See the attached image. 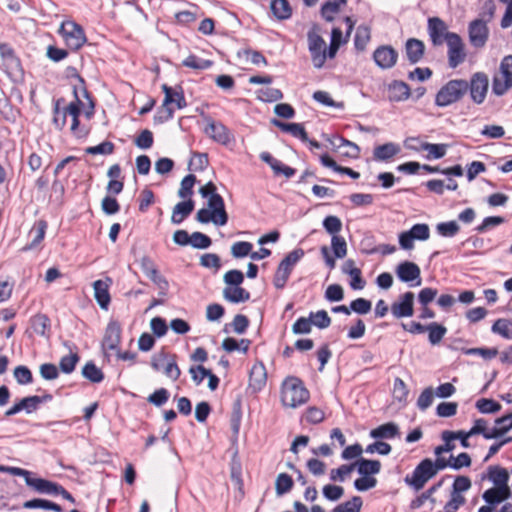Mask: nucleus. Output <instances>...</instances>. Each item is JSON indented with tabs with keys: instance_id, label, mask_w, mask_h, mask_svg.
Instances as JSON below:
<instances>
[{
	"instance_id": "1",
	"label": "nucleus",
	"mask_w": 512,
	"mask_h": 512,
	"mask_svg": "<svg viewBox=\"0 0 512 512\" xmlns=\"http://www.w3.org/2000/svg\"><path fill=\"white\" fill-rule=\"evenodd\" d=\"M480 72H475L471 81L454 79L447 82L436 94L435 104L439 107L449 106L459 101L468 91L475 103H480Z\"/></svg>"
},
{
	"instance_id": "2",
	"label": "nucleus",
	"mask_w": 512,
	"mask_h": 512,
	"mask_svg": "<svg viewBox=\"0 0 512 512\" xmlns=\"http://www.w3.org/2000/svg\"><path fill=\"white\" fill-rule=\"evenodd\" d=\"M310 398V392L303 381L295 376H288L281 386V402L289 408L305 404Z\"/></svg>"
},
{
	"instance_id": "3",
	"label": "nucleus",
	"mask_w": 512,
	"mask_h": 512,
	"mask_svg": "<svg viewBox=\"0 0 512 512\" xmlns=\"http://www.w3.org/2000/svg\"><path fill=\"white\" fill-rule=\"evenodd\" d=\"M320 33L321 27L316 23L307 32L308 50L317 69L322 68L326 61V42Z\"/></svg>"
},
{
	"instance_id": "4",
	"label": "nucleus",
	"mask_w": 512,
	"mask_h": 512,
	"mask_svg": "<svg viewBox=\"0 0 512 512\" xmlns=\"http://www.w3.org/2000/svg\"><path fill=\"white\" fill-rule=\"evenodd\" d=\"M305 255L302 248H296L289 252L279 263L273 278V284L276 289H283L293 271L294 266Z\"/></svg>"
},
{
	"instance_id": "5",
	"label": "nucleus",
	"mask_w": 512,
	"mask_h": 512,
	"mask_svg": "<svg viewBox=\"0 0 512 512\" xmlns=\"http://www.w3.org/2000/svg\"><path fill=\"white\" fill-rule=\"evenodd\" d=\"M58 33L62 36L66 46L72 50H79L87 41L84 29L74 21H64Z\"/></svg>"
},
{
	"instance_id": "6",
	"label": "nucleus",
	"mask_w": 512,
	"mask_h": 512,
	"mask_svg": "<svg viewBox=\"0 0 512 512\" xmlns=\"http://www.w3.org/2000/svg\"><path fill=\"white\" fill-rule=\"evenodd\" d=\"M215 200L207 202L208 209L202 208L198 210L195 218L199 223L207 224L212 222L216 226L227 224L229 216L225 206L217 205L218 203Z\"/></svg>"
},
{
	"instance_id": "7",
	"label": "nucleus",
	"mask_w": 512,
	"mask_h": 512,
	"mask_svg": "<svg viewBox=\"0 0 512 512\" xmlns=\"http://www.w3.org/2000/svg\"><path fill=\"white\" fill-rule=\"evenodd\" d=\"M434 476L436 475L432 470L431 459L425 458L415 467L411 475H406L404 481L415 491H419Z\"/></svg>"
},
{
	"instance_id": "8",
	"label": "nucleus",
	"mask_w": 512,
	"mask_h": 512,
	"mask_svg": "<svg viewBox=\"0 0 512 512\" xmlns=\"http://www.w3.org/2000/svg\"><path fill=\"white\" fill-rule=\"evenodd\" d=\"M404 143L406 148L409 150L416 152L427 151L428 155L426 156V159L428 160L443 158L446 155L448 148V144L423 142L418 137H409Z\"/></svg>"
},
{
	"instance_id": "9",
	"label": "nucleus",
	"mask_w": 512,
	"mask_h": 512,
	"mask_svg": "<svg viewBox=\"0 0 512 512\" xmlns=\"http://www.w3.org/2000/svg\"><path fill=\"white\" fill-rule=\"evenodd\" d=\"M512 87V55L503 58L500 65V73L495 76L493 90L496 94L502 95Z\"/></svg>"
},
{
	"instance_id": "10",
	"label": "nucleus",
	"mask_w": 512,
	"mask_h": 512,
	"mask_svg": "<svg viewBox=\"0 0 512 512\" xmlns=\"http://www.w3.org/2000/svg\"><path fill=\"white\" fill-rule=\"evenodd\" d=\"M430 40L434 46H441L444 42L449 41L450 35L456 33L448 30L447 24L439 17H430L427 26Z\"/></svg>"
},
{
	"instance_id": "11",
	"label": "nucleus",
	"mask_w": 512,
	"mask_h": 512,
	"mask_svg": "<svg viewBox=\"0 0 512 512\" xmlns=\"http://www.w3.org/2000/svg\"><path fill=\"white\" fill-rule=\"evenodd\" d=\"M0 56L5 71L9 76H19L23 74L21 61L10 44L0 43Z\"/></svg>"
},
{
	"instance_id": "12",
	"label": "nucleus",
	"mask_w": 512,
	"mask_h": 512,
	"mask_svg": "<svg viewBox=\"0 0 512 512\" xmlns=\"http://www.w3.org/2000/svg\"><path fill=\"white\" fill-rule=\"evenodd\" d=\"M395 272L401 282L410 283L411 287L421 285V270L416 263L403 261L397 265Z\"/></svg>"
},
{
	"instance_id": "13",
	"label": "nucleus",
	"mask_w": 512,
	"mask_h": 512,
	"mask_svg": "<svg viewBox=\"0 0 512 512\" xmlns=\"http://www.w3.org/2000/svg\"><path fill=\"white\" fill-rule=\"evenodd\" d=\"M122 328L117 320H110L106 326L101 342V348L106 351H116L121 343Z\"/></svg>"
},
{
	"instance_id": "14",
	"label": "nucleus",
	"mask_w": 512,
	"mask_h": 512,
	"mask_svg": "<svg viewBox=\"0 0 512 512\" xmlns=\"http://www.w3.org/2000/svg\"><path fill=\"white\" fill-rule=\"evenodd\" d=\"M448 47V64L450 68H456L462 64L466 59V52L464 43L461 37L456 33L449 36V41L446 42Z\"/></svg>"
},
{
	"instance_id": "15",
	"label": "nucleus",
	"mask_w": 512,
	"mask_h": 512,
	"mask_svg": "<svg viewBox=\"0 0 512 512\" xmlns=\"http://www.w3.org/2000/svg\"><path fill=\"white\" fill-rule=\"evenodd\" d=\"M373 60L379 68L391 69L397 63L398 52L390 45H381L373 52Z\"/></svg>"
},
{
	"instance_id": "16",
	"label": "nucleus",
	"mask_w": 512,
	"mask_h": 512,
	"mask_svg": "<svg viewBox=\"0 0 512 512\" xmlns=\"http://www.w3.org/2000/svg\"><path fill=\"white\" fill-rule=\"evenodd\" d=\"M391 313L397 318L411 317L414 314V293L405 292L391 305Z\"/></svg>"
},
{
	"instance_id": "17",
	"label": "nucleus",
	"mask_w": 512,
	"mask_h": 512,
	"mask_svg": "<svg viewBox=\"0 0 512 512\" xmlns=\"http://www.w3.org/2000/svg\"><path fill=\"white\" fill-rule=\"evenodd\" d=\"M323 138L331 145L334 150H340L342 148H350L351 151H341V154L345 157L357 159L360 156V148L354 142L340 136L333 135L329 136L323 134Z\"/></svg>"
},
{
	"instance_id": "18",
	"label": "nucleus",
	"mask_w": 512,
	"mask_h": 512,
	"mask_svg": "<svg viewBox=\"0 0 512 512\" xmlns=\"http://www.w3.org/2000/svg\"><path fill=\"white\" fill-rule=\"evenodd\" d=\"M512 429V412L495 420L492 428H488L482 422V436L491 439L498 438Z\"/></svg>"
},
{
	"instance_id": "19",
	"label": "nucleus",
	"mask_w": 512,
	"mask_h": 512,
	"mask_svg": "<svg viewBox=\"0 0 512 512\" xmlns=\"http://www.w3.org/2000/svg\"><path fill=\"white\" fill-rule=\"evenodd\" d=\"M112 285V279L110 277H106L104 280L99 279L93 282V290L94 297L97 304L101 309L107 310L110 302L111 296L109 293V288Z\"/></svg>"
},
{
	"instance_id": "20",
	"label": "nucleus",
	"mask_w": 512,
	"mask_h": 512,
	"mask_svg": "<svg viewBox=\"0 0 512 512\" xmlns=\"http://www.w3.org/2000/svg\"><path fill=\"white\" fill-rule=\"evenodd\" d=\"M163 93L165 94L162 106L170 107L171 104H175L178 109H183L187 106V102L184 96V91L181 86L172 88L167 84L161 86Z\"/></svg>"
},
{
	"instance_id": "21",
	"label": "nucleus",
	"mask_w": 512,
	"mask_h": 512,
	"mask_svg": "<svg viewBox=\"0 0 512 512\" xmlns=\"http://www.w3.org/2000/svg\"><path fill=\"white\" fill-rule=\"evenodd\" d=\"M205 133L214 141L222 145H227L231 140V133L229 129L223 123L216 122L212 119L208 120Z\"/></svg>"
},
{
	"instance_id": "22",
	"label": "nucleus",
	"mask_w": 512,
	"mask_h": 512,
	"mask_svg": "<svg viewBox=\"0 0 512 512\" xmlns=\"http://www.w3.org/2000/svg\"><path fill=\"white\" fill-rule=\"evenodd\" d=\"M405 55L411 65L419 63L425 53V44L417 38H409L405 42Z\"/></svg>"
},
{
	"instance_id": "23",
	"label": "nucleus",
	"mask_w": 512,
	"mask_h": 512,
	"mask_svg": "<svg viewBox=\"0 0 512 512\" xmlns=\"http://www.w3.org/2000/svg\"><path fill=\"white\" fill-rule=\"evenodd\" d=\"M389 100L401 102L407 100L411 95L409 85L401 80H393L388 86Z\"/></svg>"
},
{
	"instance_id": "24",
	"label": "nucleus",
	"mask_w": 512,
	"mask_h": 512,
	"mask_svg": "<svg viewBox=\"0 0 512 512\" xmlns=\"http://www.w3.org/2000/svg\"><path fill=\"white\" fill-rule=\"evenodd\" d=\"M271 123L281 131L291 134L302 142L308 141V134L301 123H286L278 119H272Z\"/></svg>"
},
{
	"instance_id": "25",
	"label": "nucleus",
	"mask_w": 512,
	"mask_h": 512,
	"mask_svg": "<svg viewBox=\"0 0 512 512\" xmlns=\"http://www.w3.org/2000/svg\"><path fill=\"white\" fill-rule=\"evenodd\" d=\"M267 382L266 368L263 363L254 364L249 375V386L254 392L262 390Z\"/></svg>"
},
{
	"instance_id": "26",
	"label": "nucleus",
	"mask_w": 512,
	"mask_h": 512,
	"mask_svg": "<svg viewBox=\"0 0 512 512\" xmlns=\"http://www.w3.org/2000/svg\"><path fill=\"white\" fill-rule=\"evenodd\" d=\"M195 202L191 198L177 203L172 211L171 222L173 224H181L194 210Z\"/></svg>"
},
{
	"instance_id": "27",
	"label": "nucleus",
	"mask_w": 512,
	"mask_h": 512,
	"mask_svg": "<svg viewBox=\"0 0 512 512\" xmlns=\"http://www.w3.org/2000/svg\"><path fill=\"white\" fill-rule=\"evenodd\" d=\"M401 151L400 146L394 142H388L379 146H376L373 150V157L376 161L387 162L394 156L399 154Z\"/></svg>"
},
{
	"instance_id": "28",
	"label": "nucleus",
	"mask_w": 512,
	"mask_h": 512,
	"mask_svg": "<svg viewBox=\"0 0 512 512\" xmlns=\"http://www.w3.org/2000/svg\"><path fill=\"white\" fill-rule=\"evenodd\" d=\"M355 469L361 476H372L378 474L381 470V462L360 457L354 463Z\"/></svg>"
},
{
	"instance_id": "29",
	"label": "nucleus",
	"mask_w": 512,
	"mask_h": 512,
	"mask_svg": "<svg viewBox=\"0 0 512 512\" xmlns=\"http://www.w3.org/2000/svg\"><path fill=\"white\" fill-rule=\"evenodd\" d=\"M30 326L34 333L48 338L50 335L51 322L46 314L38 313L31 317Z\"/></svg>"
},
{
	"instance_id": "30",
	"label": "nucleus",
	"mask_w": 512,
	"mask_h": 512,
	"mask_svg": "<svg viewBox=\"0 0 512 512\" xmlns=\"http://www.w3.org/2000/svg\"><path fill=\"white\" fill-rule=\"evenodd\" d=\"M369 435L374 439H393L399 435V427L394 422H387L372 429Z\"/></svg>"
},
{
	"instance_id": "31",
	"label": "nucleus",
	"mask_w": 512,
	"mask_h": 512,
	"mask_svg": "<svg viewBox=\"0 0 512 512\" xmlns=\"http://www.w3.org/2000/svg\"><path fill=\"white\" fill-rule=\"evenodd\" d=\"M511 494L509 487H493L488 490H486L482 494V498L489 504V505H496L504 500L508 499Z\"/></svg>"
},
{
	"instance_id": "32",
	"label": "nucleus",
	"mask_w": 512,
	"mask_h": 512,
	"mask_svg": "<svg viewBox=\"0 0 512 512\" xmlns=\"http://www.w3.org/2000/svg\"><path fill=\"white\" fill-rule=\"evenodd\" d=\"M348 0H328L322 4L320 14L327 22H333L335 15L340 12L341 6L345 5Z\"/></svg>"
},
{
	"instance_id": "33",
	"label": "nucleus",
	"mask_w": 512,
	"mask_h": 512,
	"mask_svg": "<svg viewBox=\"0 0 512 512\" xmlns=\"http://www.w3.org/2000/svg\"><path fill=\"white\" fill-rule=\"evenodd\" d=\"M223 297L231 303L246 302L250 299V292L239 286L225 287L223 289Z\"/></svg>"
},
{
	"instance_id": "34",
	"label": "nucleus",
	"mask_w": 512,
	"mask_h": 512,
	"mask_svg": "<svg viewBox=\"0 0 512 512\" xmlns=\"http://www.w3.org/2000/svg\"><path fill=\"white\" fill-rule=\"evenodd\" d=\"M487 477L491 480L496 487H509V472L500 466H490L488 468Z\"/></svg>"
},
{
	"instance_id": "35",
	"label": "nucleus",
	"mask_w": 512,
	"mask_h": 512,
	"mask_svg": "<svg viewBox=\"0 0 512 512\" xmlns=\"http://www.w3.org/2000/svg\"><path fill=\"white\" fill-rule=\"evenodd\" d=\"M270 9L278 20L289 19L292 15V8L288 0H272Z\"/></svg>"
},
{
	"instance_id": "36",
	"label": "nucleus",
	"mask_w": 512,
	"mask_h": 512,
	"mask_svg": "<svg viewBox=\"0 0 512 512\" xmlns=\"http://www.w3.org/2000/svg\"><path fill=\"white\" fill-rule=\"evenodd\" d=\"M453 441L460 440L461 446L468 448L470 446L468 439L471 436L480 434V419H475L472 428L469 431L459 430L450 431Z\"/></svg>"
},
{
	"instance_id": "37",
	"label": "nucleus",
	"mask_w": 512,
	"mask_h": 512,
	"mask_svg": "<svg viewBox=\"0 0 512 512\" xmlns=\"http://www.w3.org/2000/svg\"><path fill=\"white\" fill-rule=\"evenodd\" d=\"M47 227L48 224L43 219H40L35 223L30 231V236L32 237L31 243L26 247V249H33L42 242L45 237Z\"/></svg>"
},
{
	"instance_id": "38",
	"label": "nucleus",
	"mask_w": 512,
	"mask_h": 512,
	"mask_svg": "<svg viewBox=\"0 0 512 512\" xmlns=\"http://www.w3.org/2000/svg\"><path fill=\"white\" fill-rule=\"evenodd\" d=\"M23 508L25 509H44V510H51L54 512H62V507L54 503L52 501L41 499V498H34L31 500H28L23 503Z\"/></svg>"
},
{
	"instance_id": "39",
	"label": "nucleus",
	"mask_w": 512,
	"mask_h": 512,
	"mask_svg": "<svg viewBox=\"0 0 512 512\" xmlns=\"http://www.w3.org/2000/svg\"><path fill=\"white\" fill-rule=\"evenodd\" d=\"M65 103L63 98H58L53 107V124L56 129L62 130L66 125L67 112L62 105Z\"/></svg>"
},
{
	"instance_id": "40",
	"label": "nucleus",
	"mask_w": 512,
	"mask_h": 512,
	"mask_svg": "<svg viewBox=\"0 0 512 512\" xmlns=\"http://www.w3.org/2000/svg\"><path fill=\"white\" fill-rule=\"evenodd\" d=\"M25 410L26 413H32L36 410V406L34 405L32 396L25 397L21 399L18 403L14 404L12 407H10L6 412L5 416L10 417L13 416L20 411Z\"/></svg>"
},
{
	"instance_id": "41",
	"label": "nucleus",
	"mask_w": 512,
	"mask_h": 512,
	"mask_svg": "<svg viewBox=\"0 0 512 512\" xmlns=\"http://www.w3.org/2000/svg\"><path fill=\"white\" fill-rule=\"evenodd\" d=\"M82 375L92 383H100L104 379V373L92 361L83 366Z\"/></svg>"
},
{
	"instance_id": "42",
	"label": "nucleus",
	"mask_w": 512,
	"mask_h": 512,
	"mask_svg": "<svg viewBox=\"0 0 512 512\" xmlns=\"http://www.w3.org/2000/svg\"><path fill=\"white\" fill-rule=\"evenodd\" d=\"M294 481L287 473H280L275 480V491L278 496H282L290 492L293 488Z\"/></svg>"
},
{
	"instance_id": "43",
	"label": "nucleus",
	"mask_w": 512,
	"mask_h": 512,
	"mask_svg": "<svg viewBox=\"0 0 512 512\" xmlns=\"http://www.w3.org/2000/svg\"><path fill=\"white\" fill-rule=\"evenodd\" d=\"M199 194L203 198H208V201L216 199L215 201L218 203L217 205L225 206L222 196L217 193V187L212 181H209L204 186H202L199 189Z\"/></svg>"
},
{
	"instance_id": "44",
	"label": "nucleus",
	"mask_w": 512,
	"mask_h": 512,
	"mask_svg": "<svg viewBox=\"0 0 512 512\" xmlns=\"http://www.w3.org/2000/svg\"><path fill=\"white\" fill-rule=\"evenodd\" d=\"M426 331L429 332V341L432 345L438 344L445 336L447 329L445 326L432 322L426 325Z\"/></svg>"
},
{
	"instance_id": "45",
	"label": "nucleus",
	"mask_w": 512,
	"mask_h": 512,
	"mask_svg": "<svg viewBox=\"0 0 512 512\" xmlns=\"http://www.w3.org/2000/svg\"><path fill=\"white\" fill-rule=\"evenodd\" d=\"M182 65L194 70H206L213 65V61L208 59H201L196 55L191 54L183 60Z\"/></svg>"
},
{
	"instance_id": "46",
	"label": "nucleus",
	"mask_w": 512,
	"mask_h": 512,
	"mask_svg": "<svg viewBox=\"0 0 512 512\" xmlns=\"http://www.w3.org/2000/svg\"><path fill=\"white\" fill-rule=\"evenodd\" d=\"M362 505V498L353 496L349 501L337 505L332 512H360Z\"/></svg>"
},
{
	"instance_id": "47",
	"label": "nucleus",
	"mask_w": 512,
	"mask_h": 512,
	"mask_svg": "<svg viewBox=\"0 0 512 512\" xmlns=\"http://www.w3.org/2000/svg\"><path fill=\"white\" fill-rule=\"evenodd\" d=\"M196 182V176L193 174L186 175L181 183L178 190V196L182 199H186L193 194V186Z\"/></svg>"
},
{
	"instance_id": "48",
	"label": "nucleus",
	"mask_w": 512,
	"mask_h": 512,
	"mask_svg": "<svg viewBox=\"0 0 512 512\" xmlns=\"http://www.w3.org/2000/svg\"><path fill=\"white\" fill-rule=\"evenodd\" d=\"M209 164L208 155L206 153L194 152L189 161L188 169L192 171H203Z\"/></svg>"
},
{
	"instance_id": "49",
	"label": "nucleus",
	"mask_w": 512,
	"mask_h": 512,
	"mask_svg": "<svg viewBox=\"0 0 512 512\" xmlns=\"http://www.w3.org/2000/svg\"><path fill=\"white\" fill-rule=\"evenodd\" d=\"M79 360L80 357L77 353H71L63 356L59 362V369L65 374H70L75 370L76 364Z\"/></svg>"
},
{
	"instance_id": "50",
	"label": "nucleus",
	"mask_w": 512,
	"mask_h": 512,
	"mask_svg": "<svg viewBox=\"0 0 512 512\" xmlns=\"http://www.w3.org/2000/svg\"><path fill=\"white\" fill-rule=\"evenodd\" d=\"M493 332L506 339H512V322L507 319H498L492 326Z\"/></svg>"
},
{
	"instance_id": "51",
	"label": "nucleus",
	"mask_w": 512,
	"mask_h": 512,
	"mask_svg": "<svg viewBox=\"0 0 512 512\" xmlns=\"http://www.w3.org/2000/svg\"><path fill=\"white\" fill-rule=\"evenodd\" d=\"M310 318L312 319V325H315L319 329H325L331 325V318L325 310L311 312Z\"/></svg>"
},
{
	"instance_id": "52",
	"label": "nucleus",
	"mask_w": 512,
	"mask_h": 512,
	"mask_svg": "<svg viewBox=\"0 0 512 512\" xmlns=\"http://www.w3.org/2000/svg\"><path fill=\"white\" fill-rule=\"evenodd\" d=\"M252 248H253V245L250 242H247V241L235 242L231 246V255L234 258H243L248 255L250 256Z\"/></svg>"
},
{
	"instance_id": "53",
	"label": "nucleus",
	"mask_w": 512,
	"mask_h": 512,
	"mask_svg": "<svg viewBox=\"0 0 512 512\" xmlns=\"http://www.w3.org/2000/svg\"><path fill=\"white\" fill-rule=\"evenodd\" d=\"M323 227L327 233L334 236L342 230V222L337 216L329 215L324 218Z\"/></svg>"
},
{
	"instance_id": "54",
	"label": "nucleus",
	"mask_w": 512,
	"mask_h": 512,
	"mask_svg": "<svg viewBox=\"0 0 512 512\" xmlns=\"http://www.w3.org/2000/svg\"><path fill=\"white\" fill-rule=\"evenodd\" d=\"M223 281L226 287L239 286L244 282V274L238 269H232L224 274Z\"/></svg>"
},
{
	"instance_id": "55",
	"label": "nucleus",
	"mask_w": 512,
	"mask_h": 512,
	"mask_svg": "<svg viewBox=\"0 0 512 512\" xmlns=\"http://www.w3.org/2000/svg\"><path fill=\"white\" fill-rule=\"evenodd\" d=\"M370 40V30L366 26H359L357 28L354 45L358 50H364L368 41Z\"/></svg>"
},
{
	"instance_id": "56",
	"label": "nucleus",
	"mask_w": 512,
	"mask_h": 512,
	"mask_svg": "<svg viewBox=\"0 0 512 512\" xmlns=\"http://www.w3.org/2000/svg\"><path fill=\"white\" fill-rule=\"evenodd\" d=\"M441 438L444 441L443 445L437 446L434 450L435 455L440 456L443 453H448L454 450L455 444L453 442L452 435L450 434V430H444L441 433Z\"/></svg>"
},
{
	"instance_id": "57",
	"label": "nucleus",
	"mask_w": 512,
	"mask_h": 512,
	"mask_svg": "<svg viewBox=\"0 0 512 512\" xmlns=\"http://www.w3.org/2000/svg\"><path fill=\"white\" fill-rule=\"evenodd\" d=\"M170 393L166 388H159L150 394L147 401L156 407L163 406L169 399Z\"/></svg>"
},
{
	"instance_id": "58",
	"label": "nucleus",
	"mask_w": 512,
	"mask_h": 512,
	"mask_svg": "<svg viewBox=\"0 0 512 512\" xmlns=\"http://www.w3.org/2000/svg\"><path fill=\"white\" fill-rule=\"evenodd\" d=\"M14 377L18 384L20 385H27L32 383L33 376L32 372L27 366L19 365L14 369Z\"/></svg>"
},
{
	"instance_id": "59",
	"label": "nucleus",
	"mask_w": 512,
	"mask_h": 512,
	"mask_svg": "<svg viewBox=\"0 0 512 512\" xmlns=\"http://www.w3.org/2000/svg\"><path fill=\"white\" fill-rule=\"evenodd\" d=\"M436 230L443 237H453L459 232L460 227L456 221H448L437 224Z\"/></svg>"
},
{
	"instance_id": "60",
	"label": "nucleus",
	"mask_w": 512,
	"mask_h": 512,
	"mask_svg": "<svg viewBox=\"0 0 512 512\" xmlns=\"http://www.w3.org/2000/svg\"><path fill=\"white\" fill-rule=\"evenodd\" d=\"M115 145L110 141H104L96 146H90L85 149V153L90 155H110L114 152Z\"/></svg>"
},
{
	"instance_id": "61",
	"label": "nucleus",
	"mask_w": 512,
	"mask_h": 512,
	"mask_svg": "<svg viewBox=\"0 0 512 512\" xmlns=\"http://www.w3.org/2000/svg\"><path fill=\"white\" fill-rule=\"evenodd\" d=\"M414 240L426 241L430 237L429 226L425 223H418L409 229Z\"/></svg>"
},
{
	"instance_id": "62",
	"label": "nucleus",
	"mask_w": 512,
	"mask_h": 512,
	"mask_svg": "<svg viewBox=\"0 0 512 512\" xmlns=\"http://www.w3.org/2000/svg\"><path fill=\"white\" fill-rule=\"evenodd\" d=\"M331 246L336 258H344L347 254V244L343 237L334 235L331 238Z\"/></svg>"
},
{
	"instance_id": "63",
	"label": "nucleus",
	"mask_w": 512,
	"mask_h": 512,
	"mask_svg": "<svg viewBox=\"0 0 512 512\" xmlns=\"http://www.w3.org/2000/svg\"><path fill=\"white\" fill-rule=\"evenodd\" d=\"M212 240L202 232H193L191 234V246L196 249H207L211 246Z\"/></svg>"
},
{
	"instance_id": "64",
	"label": "nucleus",
	"mask_w": 512,
	"mask_h": 512,
	"mask_svg": "<svg viewBox=\"0 0 512 512\" xmlns=\"http://www.w3.org/2000/svg\"><path fill=\"white\" fill-rule=\"evenodd\" d=\"M154 142L153 133L144 129L140 132V134L136 137L134 143L140 149H149L152 147Z\"/></svg>"
}]
</instances>
